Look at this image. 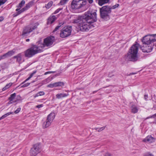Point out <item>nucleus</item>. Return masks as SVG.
<instances>
[{"label": "nucleus", "mask_w": 156, "mask_h": 156, "mask_svg": "<svg viewBox=\"0 0 156 156\" xmlns=\"http://www.w3.org/2000/svg\"><path fill=\"white\" fill-rule=\"evenodd\" d=\"M49 79L48 78H47L44 80L43 81V82H44V83H46L49 82Z\"/></svg>", "instance_id": "obj_43"}, {"label": "nucleus", "mask_w": 156, "mask_h": 156, "mask_svg": "<svg viewBox=\"0 0 156 156\" xmlns=\"http://www.w3.org/2000/svg\"><path fill=\"white\" fill-rule=\"evenodd\" d=\"M39 93L40 96L44 95L45 94L44 92L43 91H40Z\"/></svg>", "instance_id": "obj_42"}, {"label": "nucleus", "mask_w": 156, "mask_h": 156, "mask_svg": "<svg viewBox=\"0 0 156 156\" xmlns=\"http://www.w3.org/2000/svg\"><path fill=\"white\" fill-rule=\"evenodd\" d=\"M4 20V18L2 16L0 17V22Z\"/></svg>", "instance_id": "obj_50"}, {"label": "nucleus", "mask_w": 156, "mask_h": 156, "mask_svg": "<svg viewBox=\"0 0 156 156\" xmlns=\"http://www.w3.org/2000/svg\"><path fill=\"white\" fill-rule=\"evenodd\" d=\"M38 25L37 23H35L33 25H30L25 27L22 32V36L23 37L27 36L30 33L37 28Z\"/></svg>", "instance_id": "obj_8"}, {"label": "nucleus", "mask_w": 156, "mask_h": 156, "mask_svg": "<svg viewBox=\"0 0 156 156\" xmlns=\"http://www.w3.org/2000/svg\"><path fill=\"white\" fill-rule=\"evenodd\" d=\"M41 48L39 47L38 45H33L31 47L24 52L25 57L30 58L35 54L42 52Z\"/></svg>", "instance_id": "obj_4"}, {"label": "nucleus", "mask_w": 156, "mask_h": 156, "mask_svg": "<svg viewBox=\"0 0 156 156\" xmlns=\"http://www.w3.org/2000/svg\"><path fill=\"white\" fill-rule=\"evenodd\" d=\"M148 96L147 95H145L144 96V98L145 100H147V98Z\"/></svg>", "instance_id": "obj_48"}, {"label": "nucleus", "mask_w": 156, "mask_h": 156, "mask_svg": "<svg viewBox=\"0 0 156 156\" xmlns=\"http://www.w3.org/2000/svg\"><path fill=\"white\" fill-rule=\"evenodd\" d=\"M23 55L22 53H19L17 55L14 56L13 58L16 59V61L18 62H20L22 60V58Z\"/></svg>", "instance_id": "obj_15"}, {"label": "nucleus", "mask_w": 156, "mask_h": 156, "mask_svg": "<svg viewBox=\"0 0 156 156\" xmlns=\"http://www.w3.org/2000/svg\"><path fill=\"white\" fill-rule=\"evenodd\" d=\"M139 46L138 44L136 43L130 47L126 55V59L132 62H135L138 60L137 53Z\"/></svg>", "instance_id": "obj_3"}, {"label": "nucleus", "mask_w": 156, "mask_h": 156, "mask_svg": "<svg viewBox=\"0 0 156 156\" xmlns=\"http://www.w3.org/2000/svg\"><path fill=\"white\" fill-rule=\"evenodd\" d=\"M131 108V112L134 114L137 113L138 110L137 107L134 105H132Z\"/></svg>", "instance_id": "obj_16"}, {"label": "nucleus", "mask_w": 156, "mask_h": 156, "mask_svg": "<svg viewBox=\"0 0 156 156\" xmlns=\"http://www.w3.org/2000/svg\"><path fill=\"white\" fill-rule=\"evenodd\" d=\"M119 4H116L115 5H114L112 6H110V7H111V8H112V9H114L118 7L119 6Z\"/></svg>", "instance_id": "obj_34"}, {"label": "nucleus", "mask_w": 156, "mask_h": 156, "mask_svg": "<svg viewBox=\"0 0 156 156\" xmlns=\"http://www.w3.org/2000/svg\"><path fill=\"white\" fill-rule=\"evenodd\" d=\"M97 92V91H95L93 92V93H94Z\"/></svg>", "instance_id": "obj_55"}, {"label": "nucleus", "mask_w": 156, "mask_h": 156, "mask_svg": "<svg viewBox=\"0 0 156 156\" xmlns=\"http://www.w3.org/2000/svg\"><path fill=\"white\" fill-rule=\"evenodd\" d=\"M43 106V104H41L39 105H38L36 106V107L37 108H40Z\"/></svg>", "instance_id": "obj_45"}, {"label": "nucleus", "mask_w": 156, "mask_h": 156, "mask_svg": "<svg viewBox=\"0 0 156 156\" xmlns=\"http://www.w3.org/2000/svg\"><path fill=\"white\" fill-rule=\"evenodd\" d=\"M144 45L141 47L144 52L149 53L152 50L154 46V42H156V34L147 35L142 39Z\"/></svg>", "instance_id": "obj_2"}, {"label": "nucleus", "mask_w": 156, "mask_h": 156, "mask_svg": "<svg viewBox=\"0 0 156 156\" xmlns=\"http://www.w3.org/2000/svg\"><path fill=\"white\" fill-rule=\"evenodd\" d=\"M68 94H66L63 93H60L56 95V97L58 99H60L62 98L67 97L68 95Z\"/></svg>", "instance_id": "obj_14"}, {"label": "nucleus", "mask_w": 156, "mask_h": 156, "mask_svg": "<svg viewBox=\"0 0 156 156\" xmlns=\"http://www.w3.org/2000/svg\"><path fill=\"white\" fill-rule=\"evenodd\" d=\"M55 73V71H48L45 72L44 75H46L48 74L51 73Z\"/></svg>", "instance_id": "obj_40"}, {"label": "nucleus", "mask_w": 156, "mask_h": 156, "mask_svg": "<svg viewBox=\"0 0 156 156\" xmlns=\"http://www.w3.org/2000/svg\"><path fill=\"white\" fill-rule=\"evenodd\" d=\"M41 151V147L39 144L34 145L30 151V154L31 156H36Z\"/></svg>", "instance_id": "obj_11"}, {"label": "nucleus", "mask_w": 156, "mask_h": 156, "mask_svg": "<svg viewBox=\"0 0 156 156\" xmlns=\"http://www.w3.org/2000/svg\"><path fill=\"white\" fill-rule=\"evenodd\" d=\"M30 41V39H26V41L27 42H28Z\"/></svg>", "instance_id": "obj_54"}, {"label": "nucleus", "mask_w": 156, "mask_h": 156, "mask_svg": "<svg viewBox=\"0 0 156 156\" xmlns=\"http://www.w3.org/2000/svg\"><path fill=\"white\" fill-rule=\"evenodd\" d=\"M57 19V17L55 16H51L48 18L47 24H51L53 23Z\"/></svg>", "instance_id": "obj_13"}, {"label": "nucleus", "mask_w": 156, "mask_h": 156, "mask_svg": "<svg viewBox=\"0 0 156 156\" xmlns=\"http://www.w3.org/2000/svg\"><path fill=\"white\" fill-rule=\"evenodd\" d=\"M25 11L24 9H23V8L22 9H21L20 10H19L18 11H17V12L16 13L14 14H13V16L14 17H16L18 15H19L20 14H21L22 12H24Z\"/></svg>", "instance_id": "obj_21"}, {"label": "nucleus", "mask_w": 156, "mask_h": 156, "mask_svg": "<svg viewBox=\"0 0 156 156\" xmlns=\"http://www.w3.org/2000/svg\"><path fill=\"white\" fill-rule=\"evenodd\" d=\"M32 4L33 3L32 2H30L28 4H27L25 7L23 8L25 10V11L31 7L32 6Z\"/></svg>", "instance_id": "obj_24"}, {"label": "nucleus", "mask_w": 156, "mask_h": 156, "mask_svg": "<svg viewBox=\"0 0 156 156\" xmlns=\"http://www.w3.org/2000/svg\"><path fill=\"white\" fill-rule=\"evenodd\" d=\"M15 53V52L13 51V50L10 51L7 53H6L7 56L8 57H10L13 55Z\"/></svg>", "instance_id": "obj_26"}, {"label": "nucleus", "mask_w": 156, "mask_h": 156, "mask_svg": "<svg viewBox=\"0 0 156 156\" xmlns=\"http://www.w3.org/2000/svg\"><path fill=\"white\" fill-rule=\"evenodd\" d=\"M55 40V39L54 37L52 36H49L44 39L43 44H39L38 45L39 47L41 48L42 52L45 47H51L52 46Z\"/></svg>", "instance_id": "obj_6"}, {"label": "nucleus", "mask_w": 156, "mask_h": 156, "mask_svg": "<svg viewBox=\"0 0 156 156\" xmlns=\"http://www.w3.org/2000/svg\"><path fill=\"white\" fill-rule=\"evenodd\" d=\"M30 84V83H27L25 84H24L23 85H21V87H25L28 86Z\"/></svg>", "instance_id": "obj_36"}, {"label": "nucleus", "mask_w": 156, "mask_h": 156, "mask_svg": "<svg viewBox=\"0 0 156 156\" xmlns=\"http://www.w3.org/2000/svg\"><path fill=\"white\" fill-rule=\"evenodd\" d=\"M72 30L71 26H67L63 28L61 30L60 36L62 38L67 37L71 35Z\"/></svg>", "instance_id": "obj_10"}, {"label": "nucleus", "mask_w": 156, "mask_h": 156, "mask_svg": "<svg viewBox=\"0 0 156 156\" xmlns=\"http://www.w3.org/2000/svg\"><path fill=\"white\" fill-rule=\"evenodd\" d=\"M36 72L37 71H35L32 73L27 78L20 84V85L26 82L29 80L33 76L34 74L36 73Z\"/></svg>", "instance_id": "obj_18"}, {"label": "nucleus", "mask_w": 156, "mask_h": 156, "mask_svg": "<svg viewBox=\"0 0 156 156\" xmlns=\"http://www.w3.org/2000/svg\"><path fill=\"white\" fill-rule=\"evenodd\" d=\"M62 8H58V9H57V10H56L55 12H54L53 13V14H56V13H58L61 10H62Z\"/></svg>", "instance_id": "obj_38"}, {"label": "nucleus", "mask_w": 156, "mask_h": 156, "mask_svg": "<svg viewBox=\"0 0 156 156\" xmlns=\"http://www.w3.org/2000/svg\"><path fill=\"white\" fill-rule=\"evenodd\" d=\"M136 74V73H131L130 74V75H133V74Z\"/></svg>", "instance_id": "obj_52"}, {"label": "nucleus", "mask_w": 156, "mask_h": 156, "mask_svg": "<svg viewBox=\"0 0 156 156\" xmlns=\"http://www.w3.org/2000/svg\"><path fill=\"white\" fill-rule=\"evenodd\" d=\"M16 96V94L15 93H14L12 94H11L10 95V96L9 98V100H13L15 98V97Z\"/></svg>", "instance_id": "obj_28"}, {"label": "nucleus", "mask_w": 156, "mask_h": 156, "mask_svg": "<svg viewBox=\"0 0 156 156\" xmlns=\"http://www.w3.org/2000/svg\"><path fill=\"white\" fill-rule=\"evenodd\" d=\"M25 4V1L24 0H22L21 2L20 3L18 6H17V8L16 10V11H18Z\"/></svg>", "instance_id": "obj_19"}, {"label": "nucleus", "mask_w": 156, "mask_h": 156, "mask_svg": "<svg viewBox=\"0 0 156 156\" xmlns=\"http://www.w3.org/2000/svg\"><path fill=\"white\" fill-rule=\"evenodd\" d=\"M53 2L52 1L49 2L47 4L45 5V7L46 9H48L50 8L53 4Z\"/></svg>", "instance_id": "obj_25"}, {"label": "nucleus", "mask_w": 156, "mask_h": 156, "mask_svg": "<svg viewBox=\"0 0 156 156\" xmlns=\"http://www.w3.org/2000/svg\"><path fill=\"white\" fill-rule=\"evenodd\" d=\"M144 156H154V155L149 153L146 154Z\"/></svg>", "instance_id": "obj_44"}, {"label": "nucleus", "mask_w": 156, "mask_h": 156, "mask_svg": "<svg viewBox=\"0 0 156 156\" xmlns=\"http://www.w3.org/2000/svg\"><path fill=\"white\" fill-rule=\"evenodd\" d=\"M150 118V116H148V117H147L145 119V120H146L147 119H149V118Z\"/></svg>", "instance_id": "obj_53"}, {"label": "nucleus", "mask_w": 156, "mask_h": 156, "mask_svg": "<svg viewBox=\"0 0 156 156\" xmlns=\"http://www.w3.org/2000/svg\"><path fill=\"white\" fill-rule=\"evenodd\" d=\"M155 139L151 136H148L143 140V141L148 143H151L155 141Z\"/></svg>", "instance_id": "obj_12"}, {"label": "nucleus", "mask_w": 156, "mask_h": 156, "mask_svg": "<svg viewBox=\"0 0 156 156\" xmlns=\"http://www.w3.org/2000/svg\"><path fill=\"white\" fill-rule=\"evenodd\" d=\"M54 83L55 84V87H61L63 86L64 84L63 82H59Z\"/></svg>", "instance_id": "obj_23"}, {"label": "nucleus", "mask_w": 156, "mask_h": 156, "mask_svg": "<svg viewBox=\"0 0 156 156\" xmlns=\"http://www.w3.org/2000/svg\"><path fill=\"white\" fill-rule=\"evenodd\" d=\"M112 8L110 6L105 5L100 8V11L101 17L105 20L109 19V14L111 12Z\"/></svg>", "instance_id": "obj_5"}, {"label": "nucleus", "mask_w": 156, "mask_h": 156, "mask_svg": "<svg viewBox=\"0 0 156 156\" xmlns=\"http://www.w3.org/2000/svg\"><path fill=\"white\" fill-rule=\"evenodd\" d=\"M154 117H155V115L154 114V115H152L150 116V118H154Z\"/></svg>", "instance_id": "obj_51"}, {"label": "nucleus", "mask_w": 156, "mask_h": 156, "mask_svg": "<svg viewBox=\"0 0 156 156\" xmlns=\"http://www.w3.org/2000/svg\"><path fill=\"white\" fill-rule=\"evenodd\" d=\"M68 0H61L59 3V5H63L65 4Z\"/></svg>", "instance_id": "obj_29"}, {"label": "nucleus", "mask_w": 156, "mask_h": 156, "mask_svg": "<svg viewBox=\"0 0 156 156\" xmlns=\"http://www.w3.org/2000/svg\"><path fill=\"white\" fill-rule=\"evenodd\" d=\"M12 85V83H10L8 84H7L6 85L5 87H4L2 89V90L4 91L6 90L7 89L9 88L10 87H11Z\"/></svg>", "instance_id": "obj_27"}, {"label": "nucleus", "mask_w": 156, "mask_h": 156, "mask_svg": "<svg viewBox=\"0 0 156 156\" xmlns=\"http://www.w3.org/2000/svg\"><path fill=\"white\" fill-rule=\"evenodd\" d=\"M105 128V126H103L101 127L100 128H97L96 129V130L98 132H100L104 130Z\"/></svg>", "instance_id": "obj_32"}, {"label": "nucleus", "mask_w": 156, "mask_h": 156, "mask_svg": "<svg viewBox=\"0 0 156 156\" xmlns=\"http://www.w3.org/2000/svg\"><path fill=\"white\" fill-rule=\"evenodd\" d=\"M86 4L85 1L82 0H73L71 3V8L73 11L78 9L85 5Z\"/></svg>", "instance_id": "obj_7"}, {"label": "nucleus", "mask_w": 156, "mask_h": 156, "mask_svg": "<svg viewBox=\"0 0 156 156\" xmlns=\"http://www.w3.org/2000/svg\"><path fill=\"white\" fill-rule=\"evenodd\" d=\"M87 1L90 4L92 3L93 2V0H87Z\"/></svg>", "instance_id": "obj_49"}, {"label": "nucleus", "mask_w": 156, "mask_h": 156, "mask_svg": "<svg viewBox=\"0 0 156 156\" xmlns=\"http://www.w3.org/2000/svg\"><path fill=\"white\" fill-rule=\"evenodd\" d=\"M7 57H8V56H7L6 54L5 53L3 55L0 56V60L2 59H4Z\"/></svg>", "instance_id": "obj_31"}, {"label": "nucleus", "mask_w": 156, "mask_h": 156, "mask_svg": "<svg viewBox=\"0 0 156 156\" xmlns=\"http://www.w3.org/2000/svg\"><path fill=\"white\" fill-rule=\"evenodd\" d=\"M104 156H112L111 154L108 153H106L105 155Z\"/></svg>", "instance_id": "obj_47"}, {"label": "nucleus", "mask_w": 156, "mask_h": 156, "mask_svg": "<svg viewBox=\"0 0 156 156\" xmlns=\"http://www.w3.org/2000/svg\"><path fill=\"white\" fill-rule=\"evenodd\" d=\"M7 1V0H0V6L4 4Z\"/></svg>", "instance_id": "obj_35"}, {"label": "nucleus", "mask_w": 156, "mask_h": 156, "mask_svg": "<svg viewBox=\"0 0 156 156\" xmlns=\"http://www.w3.org/2000/svg\"><path fill=\"white\" fill-rule=\"evenodd\" d=\"M39 93L38 92V93H37L36 94H35L34 96V98H36V97H38V96H40V95H39Z\"/></svg>", "instance_id": "obj_46"}, {"label": "nucleus", "mask_w": 156, "mask_h": 156, "mask_svg": "<svg viewBox=\"0 0 156 156\" xmlns=\"http://www.w3.org/2000/svg\"><path fill=\"white\" fill-rule=\"evenodd\" d=\"M9 100V101L8 102V103L9 104H12L13 103H15V102H16V101H13V100Z\"/></svg>", "instance_id": "obj_41"}, {"label": "nucleus", "mask_w": 156, "mask_h": 156, "mask_svg": "<svg viewBox=\"0 0 156 156\" xmlns=\"http://www.w3.org/2000/svg\"><path fill=\"white\" fill-rule=\"evenodd\" d=\"M96 11L95 10H90L83 16H79L75 19L73 23L78 24V28L81 31L88 30L90 28L94 27L91 23L97 20Z\"/></svg>", "instance_id": "obj_1"}, {"label": "nucleus", "mask_w": 156, "mask_h": 156, "mask_svg": "<svg viewBox=\"0 0 156 156\" xmlns=\"http://www.w3.org/2000/svg\"><path fill=\"white\" fill-rule=\"evenodd\" d=\"M47 87H48L51 88H52L54 87H55V83H50V84L48 85L47 86Z\"/></svg>", "instance_id": "obj_33"}, {"label": "nucleus", "mask_w": 156, "mask_h": 156, "mask_svg": "<svg viewBox=\"0 0 156 156\" xmlns=\"http://www.w3.org/2000/svg\"><path fill=\"white\" fill-rule=\"evenodd\" d=\"M21 108H19L17 109L14 112H13V113H15V114H17L21 110Z\"/></svg>", "instance_id": "obj_37"}, {"label": "nucleus", "mask_w": 156, "mask_h": 156, "mask_svg": "<svg viewBox=\"0 0 156 156\" xmlns=\"http://www.w3.org/2000/svg\"><path fill=\"white\" fill-rule=\"evenodd\" d=\"M109 0H99L98 1V4L101 6H102L104 4L108 3Z\"/></svg>", "instance_id": "obj_20"}, {"label": "nucleus", "mask_w": 156, "mask_h": 156, "mask_svg": "<svg viewBox=\"0 0 156 156\" xmlns=\"http://www.w3.org/2000/svg\"><path fill=\"white\" fill-rule=\"evenodd\" d=\"M155 115V116H156V113L154 114Z\"/></svg>", "instance_id": "obj_57"}, {"label": "nucleus", "mask_w": 156, "mask_h": 156, "mask_svg": "<svg viewBox=\"0 0 156 156\" xmlns=\"http://www.w3.org/2000/svg\"><path fill=\"white\" fill-rule=\"evenodd\" d=\"M36 72L37 71H35L32 73L27 78L20 84V85L26 82L29 80L33 76L34 74L36 73Z\"/></svg>", "instance_id": "obj_17"}, {"label": "nucleus", "mask_w": 156, "mask_h": 156, "mask_svg": "<svg viewBox=\"0 0 156 156\" xmlns=\"http://www.w3.org/2000/svg\"><path fill=\"white\" fill-rule=\"evenodd\" d=\"M35 81H33L32 83H34V82Z\"/></svg>", "instance_id": "obj_58"}, {"label": "nucleus", "mask_w": 156, "mask_h": 156, "mask_svg": "<svg viewBox=\"0 0 156 156\" xmlns=\"http://www.w3.org/2000/svg\"><path fill=\"white\" fill-rule=\"evenodd\" d=\"M21 97L19 95H18L16 97V100H15V101H16V102L18 101H20V100H21Z\"/></svg>", "instance_id": "obj_39"}, {"label": "nucleus", "mask_w": 156, "mask_h": 156, "mask_svg": "<svg viewBox=\"0 0 156 156\" xmlns=\"http://www.w3.org/2000/svg\"><path fill=\"white\" fill-rule=\"evenodd\" d=\"M55 116V114L54 112H51L48 115L46 121L43 122L42 125L44 129L48 127L51 125L54 119Z\"/></svg>", "instance_id": "obj_9"}, {"label": "nucleus", "mask_w": 156, "mask_h": 156, "mask_svg": "<svg viewBox=\"0 0 156 156\" xmlns=\"http://www.w3.org/2000/svg\"><path fill=\"white\" fill-rule=\"evenodd\" d=\"M11 114H13V112H9L5 114L0 118V120L2 119H4V118L6 117L7 116L10 115Z\"/></svg>", "instance_id": "obj_22"}, {"label": "nucleus", "mask_w": 156, "mask_h": 156, "mask_svg": "<svg viewBox=\"0 0 156 156\" xmlns=\"http://www.w3.org/2000/svg\"><path fill=\"white\" fill-rule=\"evenodd\" d=\"M154 45H155V46L156 47V43L155 44L154 43Z\"/></svg>", "instance_id": "obj_56"}, {"label": "nucleus", "mask_w": 156, "mask_h": 156, "mask_svg": "<svg viewBox=\"0 0 156 156\" xmlns=\"http://www.w3.org/2000/svg\"><path fill=\"white\" fill-rule=\"evenodd\" d=\"M63 25V24L62 23H60L59 24V25L57 26L55 28V29L54 30L53 32H55V31H56L58 30L59 29V28H60V27L62 25Z\"/></svg>", "instance_id": "obj_30"}]
</instances>
